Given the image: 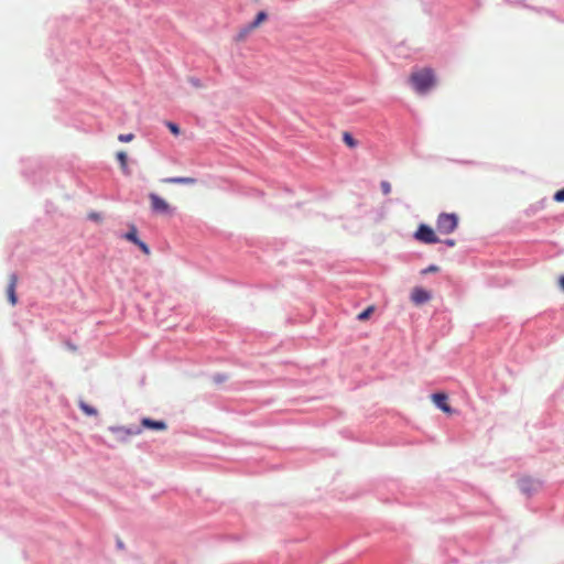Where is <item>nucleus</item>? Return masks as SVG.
<instances>
[{"label": "nucleus", "instance_id": "nucleus-1", "mask_svg": "<svg viewBox=\"0 0 564 564\" xmlns=\"http://www.w3.org/2000/svg\"><path fill=\"white\" fill-rule=\"evenodd\" d=\"M412 85L419 94H425L434 85V75L431 69L414 73L411 76Z\"/></svg>", "mask_w": 564, "mask_h": 564}, {"label": "nucleus", "instance_id": "nucleus-2", "mask_svg": "<svg viewBox=\"0 0 564 564\" xmlns=\"http://www.w3.org/2000/svg\"><path fill=\"white\" fill-rule=\"evenodd\" d=\"M458 217L454 213H441L436 220V229L440 234L448 235L456 230Z\"/></svg>", "mask_w": 564, "mask_h": 564}, {"label": "nucleus", "instance_id": "nucleus-3", "mask_svg": "<svg viewBox=\"0 0 564 564\" xmlns=\"http://www.w3.org/2000/svg\"><path fill=\"white\" fill-rule=\"evenodd\" d=\"M151 209L155 214L170 215L173 213L169 203L155 193H150Z\"/></svg>", "mask_w": 564, "mask_h": 564}, {"label": "nucleus", "instance_id": "nucleus-4", "mask_svg": "<svg viewBox=\"0 0 564 564\" xmlns=\"http://www.w3.org/2000/svg\"><path fill=\"white\" fill-rule=\"evenodd\" d=\"M414 237L415 239L425 243H436L440 241L434 230L425 224L419 226L417 230L414 234Z\"/></svg>", "mask_w": 564, "mask_h": 564}, {"label": "nucleus", "instance_id": "nucleus-5", "mask_svg": "<svg viewBox=\"0 0 564 564\" xmlns=\"http://www.w3.org/2000/svg\"><path fill=\"white\" fill-rule=\"evenodd\" d=\"M519 487L524 495L531 496L540 490L542 482L531 477H523L519 480Z\"/></svg>", "mask_w": 564, "mask_h": 564}, {"label": "nucleus", "instance_id": "nucleus-6", "mask_svg": "<svg viewBox=\"0 0 564 564\" xmlns=\"http://www.w3.org/2000/svg\"><path fill=\"white\" fill-rule=\"evenodd\" d=\"M109 431L118 436L121 442H126L130 436L141 433L139 427L110 426Z\"/></svg>", "mask_w": 564, "mask_h": 564}, {"label": "nucleus", "instance_id": "nucleus-7", "mask_svg": "<svg viewBox=\"0 0 564 564\" xmlns=\"http://www.w3.org/2000/svg\"><path fill=\"white\" fill-rule=\"evenodd\" d=\"M411 300L416 305L424 304L431 300V293L422 288H415L411 293Z\"/></svg>", "mask_w": 564, "mask_h": 564}, {"label": "nucleus", "instance_id": "nucleus-8", "mask_svg": "<svg viewBox=\"0 0 564 564\" xmlns=\"http://www.w3.org/2000/svg\"><path fill=\"white\" fill-rule=\"evenodd\" d=\"M434 404L445 413H452V408L447 404V395L444 393L432 394Z\"/></svg>", "mask_w": 564, "mask_h": 564}, {"label": "nucleus", "instance_id": "nucleus-9", "mask_svg": "<svg viewBox=\"0 0 564 564\" xmlns=\"http://www.w3.org/2000/svg\"><path fill=\"white\" fill-rule=\"evenodd\" d=\"M141 424L143 427L159 430V431H164L167 427V425L164 421H154L150 417H143L141 420Z\"/></svg>", "mask_w": 564, "mask_h": 564}, {"label": "nucleus", "instance_id": "nucleus-10", "mask_svg": "<svg viewBox=\"0 0 564 564\" xmlns=\"http://www.w3.org/2000/svg\"><path fill=\"white\" fill-rule=\"evenodd\" d=\"M17 282H18L17 275L15 274H11L7 292H8L9 302L12 305H15L17 302H18L17 294H15Z\"/></svg>", "mask_w": 564, "mask_h": 564}, {"label": "nucleus", "instance_id": "nucleus-11", "mask_svg": "<svg viewBox=\"0 0 564 564\" xmlns=\"http://www.w3.org/2000/svg\"><path fill=\"white\" fill-rule=\"evenodd\" d=\"M121 238L137 245L140 239L138 237V229H137L135 225H133V224L129 225V230L126 234H122Z\"/></svg>", "mask_w": 564, "mask_h": 564}, {"label": "nucleus", "instance_id": "nucleus-12", "mask_svg": "<svg viewBox=\"0 0 564 564\" xmlns=\"http://www.w3.org/2000/svg\"><path fill=\"white\" fill-rule=\"evenodd\" d=\"M166 183H170V184H184V185H193L196 183V180L193 178V177H182V176H176V177H169L165 180Z\"/></svg>", "mask_w": 564, "mask_h": 564}, {"label": "nucleus", "instance_id": "nucleus-13", "mask_svg": "<svg viewBox=\"0 0 564 564\" xmlns=\"http://www.w3.org/2000/svg\"><path fill=\"white\" fill-rule=\"evenodd\" d=\"M117 159L120 163V166H121V170L122 172L126 174V175H129L130 174V170L128 167V156L126 154V152H118L117 153Z\"/></svg>", "mask_w": 564, "mask_h": 564}, {"label": "nucleus", "instance_id": "nucleus-14", "mask_svg": "<svg viewBox=\"0 0 564 564\" xmlns=\"http://www.w3.org/2000/svg\"><path fill=\"white\" fill-rule=\"evenodd\" d=\"M267 19V13L264 11H260L256 19L248 24V30H254L260 25L261 22H263Z\"/></svg>", "mask_w": 564, "mask_h": 564}, {"label": "nucleus", "instance_id": "nucleus-15", "mask_svg": "<svg viewBox=\"0 0 564 564\" xmlns=\"http://www.w3.org/2000/svg\"><path fill=\"white\" fill-rule=\"evenodd\" d=\"M79 408L88 416H96L98 414L97 410L94 406L87 404L84 401L79 402Z\"/></svg>", "mask_w": 564, "mask_h": 564}, {"label": "nucleus", "instance_id": "nucleus-16", "mask_svg": "<svg viewBox=\"0 0 564 564\" xmlns=\"http://www.w3.org/2000/svg\"><path fill=\"white\" fill-rule=\"evenodd\" d=\"M343 140L344 142L349 147V148H355L357 147V141L352 138V135L348 132H345L344 135H343Z\"/></svg>", "mask_w": 564, "mask_h": 564}, {"label": "nucleus", "instance_id": "nucleus-17", "mask_svg": "<svg viewBox=\"0 0 564 564\" xmlns=\"http://www.w3.org/2000/svg\"><path fill=\"white\" fill-rule=\"evenodd\" d=\"M165 124L174 135H178L181 133L180 127L176 123L167 121Z\"/></svg>", "mask_w": 564, "mask_h": 564}, {"label": "nucleus", "instance_id": "nucleus-18", "mask_svg": "<svg viewBox=\"0 0 564 564\" xmlns=\"http://www.w3.org/2000/svg\"><path fill=\"white\" fill-rule=\"evenodd\" d=\"M381 191L384 195L390 194L391 192V185L388 181H381L380 183Z\"/></svg>", "mask_w": 564, "mask_h": 564}, {"label": "nucleus", "instance_id": "nucleus-19", "mask_svg": "<svg viewBox=\"0 0 564 564\" xmlns=\"http://www.w3.org/2000/svg\"><path fill=\"white\" fill-rule=\"evenodd\" d=\"M135 246H138L144 254H150V248L144 241L139 240Z\"/></svg>", "mask_w": 564, "mask_h": 564}, {"label": "nucleus", "instance_id": "nucleus-20", "mask_svg": "<svg viewBox=\"0 0 564 564\" xmlns=\"http://www.w3.org/2000/svg\"><path fill=\"white\" fill-rule=\"evenodd\" d=\"M372 311H373V307H371V306L366 308L364 312H361L358 315V319L364 321V319L368 318Z\"/></svg>", "mask_w": 564, "mask_h": 564}, {"label": "nucleus", "instance_id": "nucleus-21", "mask_svg": "<svg viewBox=\"0 0 564 564\" xmlns=\"http://www.w3.org/2000/svg\"><path fill=\"white\" fill-rule=\"evenodd\" d=\"M133 138H134V135L132 133L120 134L118 137L119 141H121V142H130L133 140Z\"/></svg>", "mask_w": 564, "mask_h": 564}, {"label": "nucleus", "instance_id": "nucleus-22", "mask_svg": "<svg viewBox=\"0 0 564 564\" xmlns=\"http://www.w3.org/2000/svg\"><path fill=\"white\" fill-rule=\"evenodd\" d=\"M554 200L564 202V188H562L555 193Z\"/></svg>", "mask_w": 564, "mask_h": 564}, {"label": "nucleus", "instance_id": "nucleus-23", "mask_svg": "<svg viewBox=\"0 0 564 564\" xmlns=\"http://www.w3.org/2000/svg\"><path fill=\"white\" fill-rule=\"evenodd\" d=\"M251 31H252V30H248V25H247L245 29H242V30L240 31V33L238 34V39H239V40L245 39V37H246V36H247Z\"/></svg>", "mask_w": 564, "mask_h": 564}, {"label": "nucleus", "instance_id": "nucleus-24", "mask_svg": "<svg viewBox=\"0 0 564 564\" xmlns=\"http://www.w3.org/2000/svg\"><path fill=\"white\" fill-rule=\"evenodd\" d=\"M88 217L95 221H99L101 219V216L98 213H90Z\"/></svg>", "mask_w": 564, "mask_h": 564}, {"label": "nucleus", "instance_id": "nucleus-25", "mask_svg": "<svg viewBox=\"0 0 564 564\" xmlns=\"http://www.w3.org/2000/svg\"><path fill=\"white\" fill-rule=\"evenodd\" d=\"M214 380H215V382L220 383V382H224L226 380V377L224 375H216L214 377Z\"/></svg>", "mask_w": 564, "mask_h": 564}, {"label": "nucleus", "instance_id": "nucleus-26", "mask_svg": "<svg viewBox=\"0 0 564 564\" xmlns=\"http://www.w3.org/2000/svg\"><path fill=\"white\" fill-rule=\"evenodd\" d=\"M438 270L437 265L431 264L429 268L424 270V272H436Z\"/></svg>", "mask_w": 564, "mask_h": 564}, {"label": "nucleus", "instance_id": "nucleus-27", "mask_svg": "<svg viewBox=\"0 0 564 564\" xmlns=\"http://www.w3.org/2000/svg\"><path fill=\"white\" fill-rule=\"evenodd\" d=\"M189 82H191V84H192L193 86H195V87H200V82H199V79H197V78H191V79H189Z\"/></svg>", "mask_w": 564, "mask_h": 564}, {"label": "nucleus", "instance_id": "nucleus-28", "mask_svg": "<svg viewBox=\"0 0 564 564\" xmlns=\"http://www.w3.org/2000/svg\"><path fill=\"white\" fill-rule=\"evenodd\" d=\"M444 243H445L447 247L452 248V247H454V246H455V240H454V239H446V240H444Z\"/></svg>", "mask_w": 564, "mask_h": 564}, {"label": "nucleus", "instance_id": "nucleus-29", "mask_svg": "<svg viewBox=\"0 0 564 564\" xmlns=\"http://www.w3.org/2000/svg\"><path fill=\"white\" fill-rule=\"evenodd\" d=\"M558 285L561 288L562 291H564V275H562L558 280Z\"/></svg>", "mask_w": 564, "mask_h": 564}, {"label": "nucleus", "instance_id": "nucleus-30", "mask_svg": "<svg viewBox=\"0 0 564 564\" xmlns=\"http://www.w3.org/2000/svg\"><path fill=\"white\" fill-rule=\"evenodd\" d=\"M508 2L510 3H514V4H522L523 3V0H507Z\"/></svg>", "mask_w": 564, "mask_h": 564}]
</instances>
